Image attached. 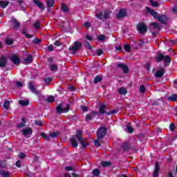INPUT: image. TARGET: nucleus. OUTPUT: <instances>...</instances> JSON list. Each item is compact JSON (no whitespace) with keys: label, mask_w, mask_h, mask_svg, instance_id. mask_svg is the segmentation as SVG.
<instances>
[{"label":"nucleus","mask_w":177,"mask_h":177,"mask_svg":"<svg viewBox=\"0 0 177 177\" xmlns=\"http://www.w3.org/2000/svg\"><path fill=\"white\" fill-rule=\"evenodd\" d=\"M59 132H53L50 133V138H53V139H55V138H57L59 136Z\"/></svg>","instance_id":"obj_48"},{"label":"nucleus","mask_w":177,"mask_h":177,"mask_svg":"<svg viewBox=\"0 0 177 177\" xmlns=\"http://www.w3.org/2000/svg\"><path fill=\"white\" fill-rule=\"evenodd\" d=\"M14 42H15V41H14L13 39H11V38H7V39H6V45H8V46L13 45Z\"/></svg>","instance_id":"obj_39"},{"label":"nucleus","mask_w":177,"mask_h":177,"mask_svg":"<svg viewBox=\"0 0 177 177\" xmlns=\"http://www.w3.org/2000/svg\"><path fill=\"white\" fill-rule=\"evenodd\" d=\"M28 88L35 95H37V96L41 95V91H39V90L35 89V86H34V83L32 82V81H30L28 82Z\"/></svg>","instance_id":"obj_6"},{"label":"nucleus","mask_w":177,"mask_h":177,"mask_svg":"<svg viewBox=\"0 0 177 177\" xmlns=\"http://www.w3.org/2000/svg\"><path fill=\"white\" fill-rule=\"evenodd\" d=\"M127 128L129 133H133V127L131 126H127Z\"/></svg>","instance_id":"obj_56"},{"label":"nucleus","mask_w":177,"mask_h":177,"mask_svg":"<svg viewBox=\"0 0 177 177\" xmlns=\"http://www.w3.org/2000/svg\"><path fill=\"white\" fill-rule=\"evenodd\" d=\"M42 42V39H38V38H35V39H33L32 41V44L34 45H39V44H41Z\"/></svg>","instance_id":"obj_42"},{"label":"nucleus","mask_w":177,"mask_h":177,"mask_svg":"<svg viewBox=\"0 0 177 177\" xmlns=\"http://www.w3.org/2000/svg\"><path fill=\"white\" fill-rule=\"evenodd\" d=\"M149 30H151V31H154V30H161V26L157 22H151L150 24Z\"/></svg>","instance_id":"obj_11"},{"label":"nucleus","mask_w":177,"mask_h":177,"mask_svg":"<svg viewBox=\"0 0 177 177\" xmlns=\"http://www.w3.org/2000/svg\"><path fill=\"white\" fill-rule=\"evenodd\" d=\"M169 102H177V95L172 94L167 97Z\"/></svg>","instance_id":"obj_26"},{"label":"nucleus","mask_w":177,"mask_h":177,"mask_svg":"<svg viewBox=\"0 0 177 177\" xmlns=\"http://www.w3.org/2000/svg\"><path fill=\"white\" fill-rule=\"evenodd\" d=\"M118 93H120V95H123L124 96H125V95L128 93V90H127V88H120L118 89Z\"/></svg>","instance_id":"obj_31"},{"label":"nucleus","mask_w":177,"mask_h":177,"mask_svg":"<svg viewBox=\"0 0 177 177\" xmlns=\"http://www.w3.org/2000/svg\"><path fill=\"white\" fill-rule=\"evenodd\" d=\"M52 81H53V79L52 77H46L44 79V82H45L46 85H49V84H50V82H52Z\"/></svg>","instance_id":"obj_44"},{"label":"nucleus","mask_w":177,"mask_h":177,"mask_svg":"<svg viewBox=\"0 0 177 177\" xmlns=\"http://www.w3.org/2000/svg\"><path fill=\"white\" fill-rule=\"evenodd\" d=\"M71 143L72 147H74L75 149H76V147H78V142H77V140L75 139V138L72 137L71 138Z\"/></svg>","instance_id":"obj_24"},{"label":"nucleus","mask_w":177,"mask_h":177,"mask_svg":"<svg viewBox=\"0 0 177 177\" xmlns=\"http://www.w3.org/2000/svg\"><path fill=\"white\" fill-rule=\"evenodd\" d=\"M24 62L26 64H30V63H32V55H28L27 57L24 59Z\"/></svg>","instance_id":"obj_29"},{"label":"nucleus","mask_w":177,"mask_h":177,"mask_svg":"<svg viewBox=\"0 0 177 177\" xmlns=\"http://www.w3.org/2000/svg\"><path fill=\"white\" fill-rule=\"evenodd\" d=\"M22 135H24V136H27L28 135H30L31 136L32 135V129L29 127L23 129Z\"/></svg>","instance_id":"obj_17"},{"label":"nucleus","mask_w":177,"mask_h":177,"mask_svg":"<svg viewBox=\"0 0 177 177\" xmlns=\"http://www.w3.org/2000/svg\"><path fill=\"white\" fill-rule=\"evenodd\" d=\"M3 106L6 110H9V109H10V102L9 100H6Z\"/></svg>","instance_id":"obj_33"},{"label":"nucleus","mask_w":177,"mask_h":177,"mask_svg":"<svg viewBox=\"0 0 177 177\" xmlns=\"http://www.w3.org/2000/svg\"><path fill=\"white\" fill-rule=\"evenodd\" d=\"M84 26L86 28H89V27H91V23L89 21H85Z\"/></svg>","instance_id":"obj_64"},{"label":"nucleus","mask_w":177,"mask_h":177,"mask_svg":"<svg viewBox=\"0 0 177 177\" xmlns=\"http://www.w3.org/2000/svg\"><path fill=\"white\" fill-rule=\"evenodd\" d=\"M124 151H129L131 150V144L129 142H124L122 145Z\"/></svg>","instance_id":"obj_22"},{"label":"nucleus","mask_w":177,"mask_h":177,"mask_svg":"<svg viewBox=\"0 0 177 177\" xmlns=\"http://www.w3.org/2000/svg\"><path fill=\"white\" fill-rule=\"evenodd\" d=\"M80 110H82V111H88V106L85 105H81Z\"/></svg>","instance_id":"obj_57"},{"label":"nucleus","mask_w":177,"mask_h":177,"mask_svg":"<svg viewBox=\"0 0 177 177\" xmlns=\"http://www.w3.org/2000/svg\"><path fill=\"white\" fill-rule=\"evenodd\" d=\"M10 21H11V26L12 27H13L15 30H17L20 28V22H19V21H17L16 18H12Z\"/></svg>","instance_id":"obj_10"},{"label":"nucleus","mask_w":177,"mask_h":177,"mask_svg":"<svg viewBox=\"0 0 177 177\" xmlns=\"http://www.w3.org/2000/svg\"><path fill=\"white\" fill-rule=\"evenodd\" d=\"M146 10H147V13H150L151 16H152L153 17V19H157L158 17V16L160 15H158V12H157V11L152 10L149 7H146Z\"/></svg>","instance_id":"obj_9"},{"label":"nucleus","mask_w":177,"mask_h":177,"mask_svg":"<svg viewBox=\"0 0 177 177\" xmlns=\"http://www.w3.org/2000/svg\"><path fill=\"white\" fill-rule=\"evenodd\" d=\"M77 140H79V142H80L81 140H84L85 138H82V131H81L80 130H78L76 132V135H75Z\"/></svg>","instance_id":"obj_23"},{"label":"nucleus","mask_w":177,"mask_h":177,"mask_svg":"<svg viewBox=\"0 0 177 177\" xmlns=\"http://www.w3.org/2000/svg\"><path fill=\"white\" fill-rule=\"evenodd\" d=\"M40 136L41 138H44L46 140H50V137L48 136L45 133H41Z\"/></svg>","instance_id":"obj_51"},{"label":"nucleus","mask_w":177,"mask_h":177,"mask_svg":"<svg viewBox=\"0 0 177 177\" xmlns=\"http://www.w3.org/2000/svg\"><path fill=\"white\" fill-rule=\"evenodd\" d=\"M153 106H158L160 109H162L164 107V100H162V98L154 100L153 102Z\"/></svg>","instance_id":"obj_13"},{"label":"nucleus","mask_w":177,"mask_h":177,"mask_svg":"<svg viewBox=\"0 0 177 177\" xmlns=\"http://www.w3.org/2000/svg\"><path fill=\"white\" fill-rule=\"evenodd\" d=\"M158 174H160V163H158V162H156L153 177H158Z\"/></svg>","instance_id":"obj_14"},{"label":"nucleus","mask_w":177,"mask_h":177,"mask_svg":"<svg viewBox=\"0 0 177 177\" xmlns=\"http://www.w3.org/2000/svg\"><path fill=\"white\" fill-rule=\"evenodd\" d=\"M110 13H111L110 11L105 12L103 16V19H104V20H107V19H109V16H110Z\"/></svg>","instance_id":"obj_52"},{"label":"nucleus","mask_w":177,"mask_h":177,"mask_svg":"<svg viewBox=\"0 0 177 177\" xmlns=\"http://www.w3.org/2000/svg\"><path fill=\"white\" fill-rule=\"evenodd\" d=\"M107 133V129L104 127H100L97 131V139H103Z\"/></svg>","instance_id":"obj_4"},{"label":"nucleus","mask_w":177,"mask_h":177,"mask_svg":"<svg viewBox=\"0 0 177 177\" xmlns=\"http://www.w3.org/2000/svg\"><path fill=\"white\" fill-rule=\"evenodd\" d=\"M79 142H80V145H82V149H86V147L89 146V142H88V141H85V138Z\"/></svg>","instance_id":"obj_27"},{"label":"nucleus","mask_w":177,"mask_h":177,"mask_svg":"<svg viewBox=\"0 0 177 177\" xmlns=\"http://www.w3.org/2000/svg\"><path fill=\"white\" fill-rule=\"evenodd\" d=\"M21 34L25 35L26 38H34V35L27 34V32H26L25 30H22Z\"/></svg>","instance_id":"obj_46"},{"label":"nucleus","mask_w":177,"mask_h":177,"mask_svg":"<svg viewBox=\"0 0 177 177\" xmlns=\"http://www.w3.org/2000/svg\"><path fill=\"white\" fill-rule=\"evenodd\" d=\"M164 60V54L162 53H158L157 56L155 57V61L156 63H160Z\"/></svg>","instance_id":"obj_18"},{"label":"nucleus","mask_w":177,"mask_h":177,"mask_svg":"<svg viewBox=\"0 0 177 177\" xmlns=\"http://www.w3.org/2000/svg\"><path fill=\"white\" fill-rule=\"evenodd\" d=\"M50 70H51V71H57V65H55V64H51L48 66Z\"/></svg>","instance_id":"obj_45"},{"label":"nucleus","mask_w":177,"mask_h":177,"mask_svg":"<svg viewBox=\"0 0 177 177\" xmlns=\"http://www.w3.org/2000/svg\"><path fill=\"white\" fill-rule=\"evenodd\" d=\"M47 102L48 103H53V102H55V97H53V95L48 96L47 98Z\"/></svg>","instance_id":"obj_47"},{"label":"nucleus","mask_w":177,"mask_h":177,"mask_svg":"<svg viewBox=\"0 0 177 177\" xmlns=\"http://www.w3.org/2000/svg\"><path fill=\"white\" fill-rule=\"evenodd\" d=\"M62 9L65 13L68 12V6H67L66 4H62Z\"/></svg>","instance_id":"obj_49"},{"label":"nucleus","mask_w":177,"mask_h":177,"mask_svg":"<svg viewBox=\"0 0 177 177\" xmlns=\"http://www.w3.org/2000/svg\"><path fill=\"white\" fill-rule=\"evenodd\" d=\"M92 174L94 176H99L100 175V170L99 169H94L92 171Z\"/></svg>","instance_id":"obj_38"},{"label":"nucleus","mask_w":177,"mask_h":177,"mask_svg":"<svg viewBox=\"0 0 177 177\" xmlns=\"http://www.w3.org/2000/svg\"><path fill=\"white\" fill-rule=\"evenodd\" d=\"M26 124H27V119L25 118H22L21 122L19 124H17V127H18L19 129L24 128V127H26Z\"/></svg>","instance_id":"obj_21"},{"label":"nucleus","mask_w":177,"mask_h":177,"mask_svg":"<svg viewBox=\"0 0 177 177\" xmlns=\"http://www.w3.org/2000/svg\"><path fill=\"white\" fill-rule=\"evenodd\" d=\"M65 171H74V167L71 166L65 167Z\"/></svg>","instance_id":"obj_61"},{"label":"nucleus","mask_w":177,"mask_h":177,"mask_svg":"<svg viewBox=\"0 0 177 177\" xmlns=\"http://www.w3.org/2000/svg\"><path fill=\"white\" fill-rule=\"evenodd\" d=\"M19 103L21 106H22L23 107L26 106H28V104H30V101L28 100H20L19 101Z\"/></svg>","instance_id":"obj_28"},{"label":"nucleus","mask_w":177,"mask_h":177,"mask_svg":"<svg viewBox=\"0 0 177 177\" xmlns=\"http://www.w3.org/2000/svg\"><path fill=\"white\" fill-rule=\"evenodd\" d=\"M97 39L100 42H103V41H106V35H100L97 37Z\"/></svg>","instance_id":"obj_34"},{"label":"nucleus","mask_w":177,"mask_h":177,"mask_svg":"<svg viewBox=\"0 0 177 177\" xmlns=\"http://www.w3.org/2000/svg\"><path fill=\"white\" fill-rule=\"evenodd\" d=\"M104 110H106V105L101 104L100 106L99 111H104Z\"/></svg>","instance_id":"obj_63"},{"label":"nucleus","mask_w":177,"mask_h":177,"mask_svg":"<svg viewBox=\"0 0 177 177\" xmlns=\"http://www.w3.org/2000/svg\"><path fill=\"white\" fill-rule=\"evenodd\" d=\"M71 109V105L66 102H61L56 107L57 111H70Z\"/></svg>","instance_id":"obj_2"},{"label":"nucleus","mask_w":177,"mask_h":177,"mask_svg":"<svg viewBox=\"0 0 177 177\" xmlns=\"http://www.w3.org/2000/svg\"><path fill=\"white\" fill-rule=\"evenodd\" d=\"M18 157H19V158H21V160H23V159L26 158V155L24 154V153L21 152V153H19V154L18 155Z\"/></svg>","instance_id":"obj_58"},{"label":"nucleus","mask_w":177,"mask_h":177,"mask_svg":"<svg viewBox=\"0 0 177 177\" xmlns=\"http://www.w3.org/2000/svg\"><path fill=\"white\" fill-rule=\"evenodd\" d=\"M123 48L125 52H129V50H131V46H129V44H125Z\"/></svg>","instance_id":"obj_55"},{"label":"nucleus","mask_w":177,"mask_h":177,"mask_svg":"<svg viewBox=\"0 0 177 177\" xmlns=\"http://www.w3.org/2000/svg\"><path fill=\"white\" fill-rule=\"evenodd\" d=\"M10 60L14 64H20V58L17 57L16 54H14L10 57Z\"/></svg>","instance_id":"obj_16"},{"label":"nucleus","mask_w":177,"mask_h":177,"mask_svg":"<svg viewBox=\"0 0 177 177\" xmlns=\"http://www.w3.org/2000/svg\"><path fill=\"white\" fill-rule=\"evenodd\" d=\"M103 81V77L100 75H96L94 78V84H99V82H102Z\"/></svg>","instance_id":"obj_30"},{"label":"nucleus","mask_w":177,"mask_h":177,"mask_svg":"<svg viewBox=\"0 0 177 177\" xmlns=\"http://www.w3.org/2000/svg\"><path fill=\"white\" fill-rule=\"evenodd\" d=\"M47 8H52L55 5V0H48L46 1Z\"/></svg>","instance_id":"obj_35"},{"label":"nucleus","mask_w":177,"mask_h":177,"mask_svg":"<svg viewBox=\"0 0 177 177\" xmlns=\"http://www.w3.org/2000/svg\"><path fill=\"white\" fill-rule=\"evenodd\" d=\"M117 66L118 67V68H121L122 70H123V73H124V74H128V73H129V68H128V66H127V64L120 63L118 64Z\"/></svg>","instance_id":"obj_12"},{"label":"nucleus","mask_w":177,"mask_h":177,"mask_svg":"<svg viewBox=\"0 0 177 177\" xmlns=\"http://www.w3.org/2000/svg\"><path fill=\"white\" fill-rule=\"evenodd\" d=\"M137 30L140 34H145L147 32V26H146V24L141 22L137 25Z\"/></svg>","instance_id":"obj_5"},{"label":"nucleus","mask_w":177,"mask_h":177,"mask_svg":"<svg viewBox=\"0 0 177 177\" xmlns=\"http://www.w3.org/2000/svg\"><path fill=\"white\" fill-rule=\"evenodd\" d=\"M149 2L153 8H158L160 6V3H157V1H153V0H149Z\"/></svg>","instance_id":"obj_40"},{"label":"nucleus","mask_w":177,"mask_h":177,"mask_svg":"<svg viewBox=\"0 0 177 177\" xmlns=\"http://www.w3.org/2000/svg\"><path fill=\"white\" fill-rule=\"evenodd\" d=\"M100 139L97 138L94 140V145L95 146H97V147H100L102 145L100 144V142L99 141Z\"/></svg>","instance_id":"obj_50"},{"label":"nucleus","mask_w":177,"mask_h":177,"mask_svg":"<svg viewBox=\"0 0 177 177\" xmlns=\"http://www.w3.org/2000/svg\"><path fill=\"white\" fill-rule=\"evenodd\" d=\"M84 46H86L88 48V49H89L90 50L92 49V47H91L89 41H86L84 44Z\"/></svg>","instance_id":"obj_59"},{"label":"nucleus","mask_w":177,"mask_h":177,"mask_svg":"<svg viewBox=\"0 0 177 177\" xmlns=\"http://www.w3.org/2000/svg\"><path fill=\"white\" fill-rule=\"evenodd\" d=\"M115 113H117V111H100V112L93 111L91 113V115L89 114L86 115L85 121L86 122L91 121V120L93 118H95L96 115H97V117H100V115H103V114H106V115H114Z\"/></svg>","instance_id":"obj_1"},{"label":"nucleus","mask_w":177,"mask_h":177,"mask_svg":"<svg viewBox=\"0 0 177 177\" xmlns=\"http://www.w3.org/2000/svg\"><path fill=\"white\" fill-rule=\"evenodd\" d=\"M54 48H53V45H50L47 47V50L48 52H53Z\"/></svg>","instance_id":"obj_62"},{"label":"nucleus","mask_w":177,"mask_h":177,"mask_svg":"<svg viewBox=\"0 0 177 177\" xmlns=\"http://www.w3.org/2000/svg\"><path fill=\"white\" fill-rule=\"evenodd\" d=\"M33 26H34V28H35V30H39V28H41V22H39V21H35V22L34 23Z\"/></svg>","instance_id":"obj_43"},{"label":"nucleus","mask_w":177,"mask_h":177,"mask_svg":"<svg viewBox=\"0 0 177 177\" xmlns=\"http://www.w3.org/2000/svg\"><path fill=\"white\" fill-rule=\"evenodd\" d=\"M33 3H35V5H37L39 9H41V10H45V7L44 6V4L41 1H39V0H33Z\"/></svg>","instance_id":"obj_19"},{"label":"nucleus","mask_w":177,"mask_h":177,"mask_svg":"<svg viewBox=\"0 0 177 177\" xmlns=\"http://www.w3.org/2000/svg\"><path fill=\"white\" fill-rule=\"evenodd\" d=\"M140 93H145L146 92V87L143 85L140 86Z\"/></svg>","instance_id":"obj_54"},{"label":"nucleus","mask_w":177,"mask_h":177,"mask_svg":"<svg viewBox=\"0 0 177 177\" xmlns=\"http://www.w3.org/2000/svg\"><path fill=\"white\" fill-rule=\"evenodd\" d=\"M127 10L125 8H122L116 15V17L117 19H124V17H127Z\"/></svg>","instance_id":"obj_7"},{"label":"nucleus","mask_w":177,"mask_h":177,"mask_svg":"<svg viewBox=\"0 0 177 177\" xmlns=\"http://www.w3.org/2000/svg\"><path fill=\"white\" fill-rule=\"evenodd\" d=\"M95 17H97V19H99L100 20H102V19H103V13L100 12L96 15Z\"/></svg>","instance_id":"obj_60"},{"label":"nucleus","mask_w":177,"mask_h":177,"mask_svg":"<svg viewBox=\"0 0 177 177\" xmlns=\"http://www.w3.org/2000/svg\"><path fill=\"white\" fill-rule=\"evenodd\" d=\"M0 175L1 177H12L10 171H6L5 170H0Z\"/></svg>","instance_id":"obj_25"},{"label":"nucleus","mask_w":177,"mask_h":177,"mask_svg":"<svg viewBox=\"0 0 177 177\" xmlns=\"http://www.w3.org/2000/svg\"><path fill=\"white\" fill-rule=\"evenodd\" d=\"M163 60L165 63H171V57L169 55H164Z\"/></svg>","instance_id":"obj_36"},{"label":"nucleus","mask_w":177,"mask_h":177,"mask_svg":"<svg viewBox=\"0 0 177 177\" xmlns=\"http://www.w3.org/2000/svg\"><path fill=\"white\" fill-rule=\"evenodd\" d=\"M35 125H37V127H42V125H44V121L39 120H35Z\"/></svg>","instance_id":"obj_41"},{"label":"nucleus","mask_w":177,"mask_h":177,"mask_svg":"<svg viewBox=\"0 0 177 177\" xmlns=\"http://www.w3.org/2000/svg\"><path fill=\"white\" fill-rule=\"evenodd\" d=\"M8 63V59L5 55H1L0 57V67L2 68L6 67V64Z\"/></svg>","instance_id":"obj_15"},{"label":"nucleus","mask_w":177,"mask_h":177,"mask_svg":"<svg viewBox=\"0 0 177 177\" xmlns=\"http://www.w3.org/2000/svg\"><path fill=\"white\" fill-rule=\"evenodd\" d=\"M82 48V43L80 41H75L74 45L71 46L68 49L73 52V53L75 54L80 49Z\"/></svg>","instance_id":"obj_3"},{"label":"nucleus","mask_w":177,"mask_h":177,"mask_svg":"<svg viewBox=\"0 0 177 177\" xmlns=\"http://www.w3.org/2000/svg\"><path fill=\"white\" fill-rule=\"evenodd\" d=\"M165 70L164 68H162L161 70L157 71L155 73V77H156V78H161V77H162L164 75V73H165Z\"/></svg>","instance_id":"obj_20"},{"label":"nucleus","mask_w":177,"mask_h":177,"mask_svg":"<svg viewBox=\"0 0 177 177\" xmlns=\"http://www.w3.org/2000/svg\"><path fill=\"white\" fill-rule=\"evenodd\" d=\"M101 165H102V167H111V162L110 161H103L101 162Z\"/></svg>","instance_id":"obj_37"},{"label":"nucleus","mask_w":177,"mask_h":177,"mask_svg":"<svg viewBox=\"0 0 177 177\" xmlns=\"http://www.w3.org/2000/svg\"><path fill=\"white\" fill-rule=\"evenodd\" d=\"M9 5V1H0V6L5 9Z\"/></svg>","instance_id":"obj_32"},{"label":"nucleus","mask_w":177,"mask_h":177,"mask_svg":"<svg viewBox=\"0 0 177 177\" xmlns=\"http://www.w3.org/2000/svg\"><path fill=\"white\" fill-rule=\"evenodd\" d=\"M158 21H159V23H160L161 24H167V21L168 20V17H167L166 15H160L159 16H158V17L156 18Z\"/></svg>","instance_id":"obj_8"},{"label":"nucleus","mask_w":177,"mask_h":177,"mask_svg":"<svg viewBox=\"0 0 177 177\" xmlns=\"http://www.w3.org/2000/svg\"><path fill=\"white\" fill-rule=\"evenodd\" d=\"M104 53V51H103V50L102 49L96 50L97 56H102V55H103Z\"/></svg>","instance_id":"obj_53"}]
</instances>
